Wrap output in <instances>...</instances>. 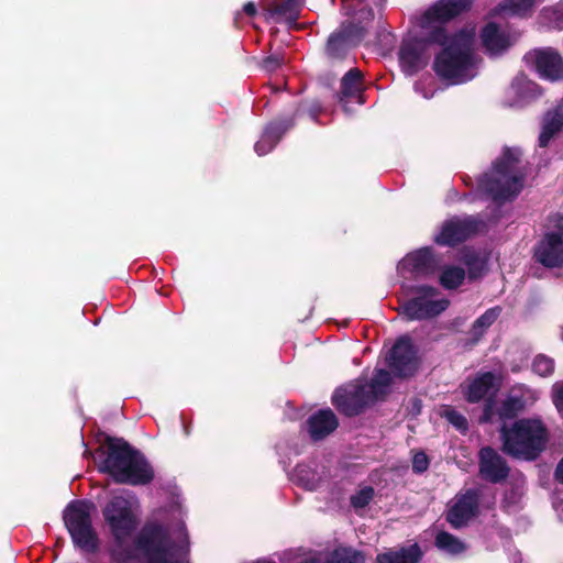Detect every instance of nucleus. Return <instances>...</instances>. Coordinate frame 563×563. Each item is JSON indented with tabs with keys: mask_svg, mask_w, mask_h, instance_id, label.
I'll return each mask as SVG.
<instances>
[{
	"mask_svg": "<svg viewBox=\"0 0 563 563\" xmlns=\"http://www.w3.org/2000/svg\"><path fill=\"white\" fill-rule=\"evenodd\" d=\"M473 0H440L421 16L420 25L426 31V40L405 41L399 51V62L405 73L411 75L424 67L430 58L429 43L442 45L443 51L434 60L435 73L461 84L476 75V58L473 54L474 27L462 30L449 37L442 26L445 22L468 10Z\"/></svg>",
	"mask_w": 563,
	"mask_h": 563,
	"instance_id": "1",
	"label": "nucleus"
},
{
	"mask_svg": "<svg viewBox=\"0 0 563 563\" xmlns=\"http://www.w3.org/2000/svg\"><path fill=\"white\" fill-rule=\"evenodd\" d=\"M520 156L518 148H506L492 173L481 180V188L494 200L511 199L521 191L526 170L520 164Z\"/></svg>",
	"mask_w": 563,
	"mask_h": 563,
	"instance_id": "2",
	"label": "nucleus"
},
{
	"mask_svg": "<svg viewBox=\"0 0 563 563\" xmlns=\"http://www.w3.org/2000/svg\"><path fill=\"white\" fill-rule=\"evenodd\" d=\"M102 470L121 484L145 485L154 477L146 460L121 440L109 443V453Z\"/></svg>",
	"mask_w": 563,
	"mask_h": 563,
	"instance_id": "3",
	"label": "nucleus"
},
{
	"mask_svg": "<svg viewBox=\"0 0 563 563\" xmlns=\"http://www.w3.org/2000/svg\"><path fill=\"white\" fill-rule=\"evenodd\" d=\"M503 451L515 457L536 459L545 448L548 431L540 419L517 420L511 427L500 429Z\"/></svg>",
	"mask_w": 563,
	"mask_h": 563,
	"instance_id": "4",
	"label": "nucleus"
},
{
	"mask_svg": "<svg viewBox=\"0 0 563 563\" xmlns=\"http://www.w3.org/2000/svg\"><path fill=\"white\" fill-rule=\"evenodd\" d=\"M137 510L139 503L132 496H115L103 508L104 520L118 545L122 547L137 528Z\"/></svg>",
	"mask_w": 563,
	"mask_h": 563,
	"instance_id": "5",
	"label": "nucleus"
},
{
	"mask_svg": "<svg viewBox=\"0 0 563 563\" xmlns=\"http://www.w3.org/2000/svg\"><path fill=\"white\" fill-rule=\"evenodd\" d=\"M136 548L146 563H183L179 549L161 526H145L137 538Z\"/></svg>",
	"mask_w": 563,
	"mask_h": 563,
	"instance_id": "6",
	"label": "nucleus"
},
{
	"mask_svg": "<svg viewBox=\"0 0 563 563\" xmlns=\"http://www.w3.org/2000/svg\"><path fill=\"white\" fill-rule=\"evenodd\" d=\"M93 506L85 501L71 503L65 510L64 519L74 542L86 551L97 547V537L91 527L90 511Z\"/></svg>",
	"mask_w": 563,
	"mask_h": 563,
	"instance_id": "7",
	"label": "nucleus"
},
{
	"mask_svg": "<svg viewBox=\"0 0 563 563\" xmlns=\"http://www.w3.org/2000/svg\"><path fill=\"white\" fill-rule=\"evenodd\" d=\"M536 391L523 385L514 386L501 401L499 407L495 408L493 401L485 405L483 420L490 421L495 416L500 420H508L517 417L527 407L533 405L537 400Z\"/></svg>",
	"mask_w": 563,
	"mask_h": 563,
	"instance_id": "8",
	"label": "nucleus"
},
{
	"mask_svg": "<svg viewBox=\"0 0 563 563\" xmlns=\"http://www.w3.org/2000/svg\"><path fill=\"white\" fill-rule=\"evenodd\" d=\"M415 297L401 307L402 313L408 320H421L440 314L449 307V300L438 298L437 289L432 287H418Z\"/></svg>",
	"mask_w": 563,
	"mask_h": 563,
	"instance_id": "9",
	"label": "nucleus"
},
{
	"mask_svg": "<svg viewBox=\"0 0 563 563\" xmlns=\"http://www.w3.org/2000/svg\"><path fill=\"white\" fill-rule=\"evenodd\" d=\"M333 405L346 416L358 415L366 406L374 402L373 395L368 394L366 386L353 383L338 389L333 395Z\"/></svg>",
	"mask_w": 563,
	"mask_h": 563,
	"instance_id": "10",
	"label": "nucleus"
},
{
	"mask_svg": "<svg viewBox=\"0 0 563 563\" xmlns=\"http://www.w3.org/2000/svg\"><path fill=\"white\" fill-rule=\"evenodd\" d=\"M558 227V231L544 235L534 251L536 260L549 268L563 267V218Z\"/></svg>",
	"mask_w": 563,
	"mask_h": 563,
	"instance_id": "11",
	"label": "nucleus"
},
{
	"mask_svg": "<svg viewBox=\"0 0 563 563\" xmlns=\"http://www.w3.org/2000/svg\"><path fill=\"white\" fill-rule=\"evenodd\" d=\"M482 223L473 218H453L448 220L435 236V242L441 245H455L474 235Z\"/></svg>",
	"mask_w": 563,
	"mask_h": 563,
	"instance_id": "12",
	"label": "nucleus"
},
{
	"mask_svg": "<svg viewBox=\"0 0 563 563\" xmlns=\"http://www.w3.org/2000/svg\"><path fill=\"white\" fill-rule=\"evenodd\" d=\"M526 58L531 62L538 74L549 80L563 78V58L552 48L534 49L527 54Z\"/></svg>",
	"mask_w": 563,
	"mask_h": 563,
	"instance_id": "13",
	"label": "nucleus"
},
{
	"mask_svg": "<svg viewBox=\"0 0 563 563\" xmlns=\"http://www.w3.org/2000/svg\"><path fill=\"white\" fill-rule=\"evenodd\" d=\"M389 367L399 376H411L418 367L416 350L408 338L397 341L388 357Z\"/></svg>",
	"mask_w": 563,
	"mask_h": 563,
	"instance_id": "14",
	"label": "nucleus"
},
{
	"mask_svg": "<svg viewBox=\"0 0 563 563\" xmlns=\"http://www.w3.org/2000/svg\"><path fill=\"white\" fill-rule=\"evenodd\" d=\"M501 386V377L492 372L478 374L464 387V395L468 402H478L485 398L490 400Z\"/></svg>",
	"mask_w": 563,
	"mask_h": 563,
	"instance_id": "15",
	"label": "nucleus"
},
{
	"mask_svg": "<svg viewBox=\"0 0 563 563\" xmlns=\"http://www.w3.org/2000/svg\"><path fill=\"white\" fill-rule=\"evenodd\" d=\"M478 497L476 492L467 490L465 494L456 496L453 505L450 507L446 520L454 527L464 526L477 509Z\"/></svg>",
	"mask_w": 563,
	"mask_h": 563,
	"instance_id": "16",
	"label": "nucleus"
},
{
	"mask_svg": "<svg viewBox=\"0 0 563 563\" xmlns=\"http://www.w3.org/2000/svg\"><path fill=\"white\" fill-rule=\"evenodd\" d=\"M509 468L505 460L492 448H483L479 452V473L483 478L498 483L508 476Z\"/></svg>",
	"mask_w": 563,
	"mask_h": 563,
	"instance_id": "17",
	"label": "nucleus"
},
{
	"mask_svg": "<svg viewBox=\"0 0 563 563\" xmlns=\"http://www.w3.org/2000/svg\"><path fill=\"white\" fill-rule=\"evenodd\" d=\"M437 262L428 247L417 250L406 255L398 264L401 273L408 272L416 275H427L435 269Z\"/></svg>",
	"mask_w": 563,
	"mask_h": 563,
	"instance_id": "18",
	"label": "nucleus"
},
{
	"mask_svg": "<svg viewBox=\"0 0 563 563\" xmlns=\"http://www.w3.org/2000/svg\"><path fill=\"white\" fill-rule=\"evenodd\" d=\"M338 419L332 410L323 409L308 420L309 433L313 440H321L338 428Z\"/></svg>",
	"mask_w": 563,
	"mask_h": 563,
	"instance_id": "19",
	"label": "nucleus"
},
{
	"mask_svg": "<svg viewBox=\"0 0 563 563\" xmlns=\"http://www.w3.org/2000/svg\"><path fill=\"white\" fill-rule=\"evenodd\" d=\"M481 38L484 47L492 55L500 54L511 45L510 37L494 23H489L483 29Z\"/></svg>",
	"mask_w": 563,
	"mask_h": 563,
	"instance_id": "20",
	"label": "nucleus"
},
{
	"mask_svg": "<svg viewBox=\"0 0 563 563\" xmlns=\"http://www.w3.org/2000/svg\"><path fill=\"white\" fill-rule=\"evenodd\" d=\"M422 552L418 544L388 550L376 556V563H419Z\"/></svg>",
	"mask_w": 563,
	"mask_h": 563,
	"instance_id": "21",
	"label": "nucleus"
},
{
	"mask_svg": "<svg viewBox=\"0 0 563 563\" xmlns=\"http://www.w3.org/2000/svg\"><path fill=\"white\" fill-rule=\"evenodd\" d=\"M563 126V102L547 113L539 136L540 146L545 147L555 133Z\"/></svg>",
	"mask_w": 563,
	"mask_h": 563,
	"instance_id": "22",
	"label": "nucleus"
},
{
	"mask_svg": "<svg viewBox=\"0 0 563 563\" xmlns=\"http://www.w3.org/2000/svg\"><path fill=\"white\" fill-rule=\"evenodd\" d=\"M363 89L362 74L357 69H351L345 74L341 84V97L340 100L360 98Z\"/></svg>",
	"mask_w": 563,
	"mask_h": 563,
	"instance_id": "23",
	"label": "nucleus"
},
{
	"mask_svg": "<svg viewBox=\"0 0 563 563\" xmlns=\"http://www.w3.org/2000/svg\"><path fill=\"white\" fill-rule=\"evenodd\" d=\"M499 314L500 309L498 307H494L486 310L479 318L475 320L470 330L473 344L477 343L483 338L487 329L497 320Z\"/></svg>",
	"mask_w": 563,
	"mask_h": 563,
	"instance_id": "24",
	"label": "nucleus"
},
{
	"mask_svg": "<svg viewBox=\"0 0 563 563\" xmlns=\"http://www.w3.org/2000/svg\"><path fill=\"white\" fill-rule=\"evenodd\" d=\"M434 544L440 551L450 555H457L466 550V544L462 540L446 531L437 533Z\"/></svg>",
	"mask_w": 563,
	"mask_h": 563,
	"instance_id": "25",
	"label": "nucleus"
},
{
	"mask_svg": "<svg viewBox=\"0 0 563 563\" xmlns=\"http://www.w3.org/2000/svg\"><path fill=\"white\" fill-rule=\"evenodd\" d=\"M537 0H504L496 9L508 15L527 16L532 12Z\"/></svg>",
	"mask_w": 563,
	"mask_h": 563,
	"instance_id": "26",
	"label": "nucleus"
},
{
	"mask_svg": "<svg viewBox=\"0 0 563 563\" xmlns=\"http://www.w3.org/2000/svg\"><path fill=\"white\" fill-rule=\"evenodd\" d=\"M355 41L350 33H334L327 44V53L333 58H340Z\"/></svg>",
	"mask_w": 563,
	"mask_h": 563,
	"instance_id": "27",
	"label": "nucleus"
},
{
	"mask_svg": "<svg viewBox=\"0 0 563 563\" xmlns=\"http://www.w3.org/2000/svg\"><path fill=\"white\" fill-rule=\"evenodd\" d=\"M284 130L278 125H268L261 140L255 144V152L262 156L271 152L283 135Z\"/></svg>",
	"mask_w": 563,
	"mask_h": 563,
	"instance_id": "28",
	"label": "nucleus"
},
{
	"mask_svg": "<svg viewBox=\"0 0 563 563\" xmlns=\"http://www.w3.org/2000/svg\"><path fill=\"white\" fill-rule=\"evenodd\" d=\"M365 558L362 552L352 548L335 549L325 563H364Z\"/></svg>",
	"mask_w": 563,
	"mask_h": 563,
	"instance_id": "29",
	"label": "nucleus"
},
{
	"mask_svg": "<svg viewBox=\"0 0 563 563\" xmlns=\"http://www.w3.org/2000/svg\"><path fill=\"white\" fill-rule=\"evenodd\" d=\"M390 384V374L385 369H378L369 384H362L366 386L368 394L373 395L374 401L385 394L386 388Z\"/></svg>",
	"mask_w": 563,
	"mask_h": 563,
	"instance_id": "30",
	"label": "nucleus"
},
{
	"mask_svg": "<svg viewBox=\"0 0 563 563\" xmlns=\"http://www.w3.org/2000/svg\"><path fill=\"white\" fill-rule=\"evenodd\" d=\"M465 278V272L461 267H448L443 271L440 282L443 287L452 289L462 284Z\"/></svg>",
	"mask_w": 563,
	"mask_h": 563,
	"instance_id": "31",
	"label": "nucleus"
},
{
	"mask_svg": "<svg viewBox=\"0 0 563 563\" xmlns=\"http://www.w3.org/2000/svg\"><path fill=\"white\" fill-rule=\"evenodd\" d=\"M300 3L298 0H283L275 7V12L289 21H295L299 14Z\"/></svg>",
	"mask_w": 563,
	"mask_h": 563,
	"instance_id": "32",
	"label": "nucleus"
},
{
	"mask_svg": "<svg viewBox=\"0 0 563 563\" xmlns=\"http://www.w3.org/2000/svg\"><path fill=\"white\" fill-rule=\"evenodd\" d=\"M533 371L540 376H548L554 369L553 360L545 355H538L532 364Z\"/></svg>",
	"mask_w": 563,
	"mask_h": 563,
	"instance_id": "33",
	"label": "nucleus"
},
{
	"mask_svg": "<svg viewBox=\"0 0 563 563\" xmlns=\"http://www.w3.org/2000/svg\"><path fill=\"white\" fill-rule=\"evenodd\" d=\"M373 497L374 489L372 487H364L351 497V504L356 509L364 508L371 503Z\"/></svg>",
	"mask_w": 563,
	"mask_h": 563,
	"instance_id": "34",
	"label": "nucleus"
},
{
	"mask_svg": "<svg viewBox=\"0 0 563 563\" xmlns=\"http://www.w3.org/2000/svg\"><path fill=\"white\" fill-rule=\"evenodd\" d=\"M442 415L459 430L465 431L467 429V420L454 409L446 407L444 408Z\"/></svg>",
	"mask_w": 563,
	"mask_h": 563,
	"instance_id": "35",
	"label": "nucleus"
},
{
	"mask_svg": "<svg viewBox=\"0 0 563 563\" xmlns=\"http://www.w3.org/2000/svg\"><path fill=\"white\" fill-rule=\"evenodd\" d=\"M552 400L558 411L563 413V382L552 386Z\"/></svg>",
	"mask_w": 563,
	"mask_h": 563,
	"instance_id": "36",
	"label": "nucleus"
},
{
	"mask_svg": "<svg viewBox=\"0 0 563 563\" xmlns=\"http://www.w3.org/2000/svg\"><path fill=\"white\" fill-rule=\"evenodd\" d=\"M429 466V460L427 455L422 452L416 453L412 459V470L416 473L424 472Z\"/></svg>",
	"mask_w": 563,
	"mask_h": 563,
	"instance_id": "37",
	"label": "nucleus"
},
{
	"mask_svg": "<svg viewBox=\"0 0 563 563\" xmlns=\"http://www.w3.org/2000/svg\"><path fill=\"white\" fill-rule=\"evenodd\" d=\"M283 58L277 55H273L264 59L263 66L266 70L273 71L277 69L283 64Z\"/></svg>",
	"mask_w": 563,
	"mask_h": 563,
	"instance_id": "38",
	"label": "nucleus"
},
{
	"mask_svg": "<svg viewBox=\"0 0 563 563\" xmlns=\"http://www.w3.org/2000/svg\"><path fill=\"white\" fill-rule=\"evenodd\" d=\"M243 11L250 16L255 15L257 12L256 7L253 2L245 3L243 7Z\"/></svg>",
	"mask_w": 563,
	"mask_h": 563,
	"instance_id": "39",
	"label": "nucleus"
},
{
	"mask_svg": "<svg viewBox=\"0 0 563 563\" xmlns=\"http://www.w3.org/2000/svg\"><path fill=\"white\" fill-rule=\"evenodd\" d=\"M555 477L559 482L563 483V459L558 464V467L555 471Z\"/></svg>",
	"mask_w": 563,
	"mask_h": 563,
	"instance_id": "40",
	"label": "nucleus"
},
{
	"mask_svg": "<svg viewBox=\"0 0 563 563\" xmlns=\"http://www.w3.org/2000/svg\"><path fill=\"white\" fill-rule=\"evenodd\" d=\"M282 130H284V132L289 128L291 126V123H288V125H285V126H282L280 124H277Z\"/></svg>",
	"mask_w": 563,
	"mask_h": 563,
	"instance_id": "41",
	"label": "nucleus"
},
{
	"mask_svg": "<svg viewBox=\"0 0 563 563\" xmlns=\"http://www.w3.org/2000/svg\"><path fill=\"white\" fill-rule=\"evenodd\" d=\"M256 563H274V562H271V561H258Z\"/></svg>",
	"mask_w": 563,
	"mask_h": 563,
	"instance_id": "42",
	"label": "nucleus"
}]
</instances>
